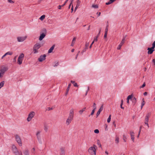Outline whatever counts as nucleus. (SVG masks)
I'll list each match as a JSON object with an SVG mask.
<instances>
[{
  "instance_id": "obj_1",
  "label": "nucleus",
  "mask_w": 155,
  "mask_h": 155,
  "mask_svg": "<svg viewBox=\"0 0 155 155\" xmlns=\"http://www.w3.org/2000/svg\"><path fill=\"white\" fill-rule=\"evenodd\" d=\"M41 45L40 42L36 43L33 47V52L34 54H36L38 52V49L41 46Z\"/></svg>"
},
{
  "instance_id": "obj_2",
  "label": "nucleus",
  "mask_w": 155,
  "mask_h": 155,
  "mask_svg": "<svg viewBox=\"0 0 155 155\" xmlns=\"http://www.w3.org/2000/svg\"><path fill=\"white\" fill-rule=\"evenodd\" d=\"M97 148L96 146L95 145H94L93 146L89 148L88 150V152L91 155H96Z\"/></svg>"
},
{
  "instance_id": "obj_3",
  "label": "nucleus",
  "mask_w": 155,
  "mask_h": 155,
  "mask_svg": "<svg viewBox=\"0 0 155 155\" xmlns=\"http://www.w3.org/2000/svg\"><path fill=\"white\" fill-rule=\"evenodd\" d=\"M12 148V151L15 155H22L21 152H20L15 146L13 145Z\"/></svg>"
},
{
  "instance_id": "obj_4",
  "label": "nucleus",
  "mask_w": 155,
  "mask_h": 155,
  "mask_svg": "<svg viewBox=\"0 0 155 155\" xmlns=\"http://www.w3.org/2000/svg\"><path fill=\"white\" fill-rule=\"evenodd\" d=\"M35 114V113L34 111H31L30 112L28 115V117L27 118V120L28 122H29L31 121L32 118H33Z\"/></svg>"
},
{
  "instance_id": "obj_5",
  "label": "nucleus",
  "mask_w": 155,
  "mask_h": 155,
  "mask_svg": "<svg viewBox=\"0 0 155 155\" xmlns=\"http://www.w3.org/2000/svg\"><path fill=\"white\" fill-rule=\"evenodd\" d=\"M24 57V54L23 53H21L20 54L17 60V63L18 64L21 65L22 64Z\"/></svg>"
},
{
  "instance_id": "obj_6",
  "label": "nucleus",
  "mask_w": 155,
  "mask_h": 155,
  "mask_svg": "<svg viewBox=\"0 0 155 155\" xmlns=\"http://www.w3.org/2000/svg\"><path fill=\"white\" fill-rule=\"evenodd\" d=\"M43 31H45V32H43L40 34V36L39 38V40L40 41H41L45 37L46 35V30L45 29H44Z\"/></svg>"
},
{
  "instance_id": "obj_7",
  "label": "nucleus",
  "mask_w": 155,
  "mask_h": 155,
  "mask_svg": "<svg viewBox=\"0 0 155 155\" xmlns=\"http://www.w3.org/2000/svg\"><path fill=\"white\" fill-rule=\"evenodd\" d=\"M150 115V113H148L146 115L145 119V122L144 123L145 124H146L148 126V127H149V124H148V122L149 121V118Z\"/></svg>"
},
{
  "instance_id": "obj_8",
  "label": "nucleus",
  "mask_w": 155,
  "mask_h": 155,
  "mask_svg": "<svg viewBox=\"0 0 155 155\" xmlns=\"http://www.w3.org/2000/svg\"><path fill=\"white\" fill-rule=\"evenodd\" d=\"M27 36H19L17 37V41L19 42H23L26 39Z\"/></svg>"
},
{
  "instance_id": "obj_9",
  "label": "nucleus",
  "mask_w": 155,
  "mask_h": 155,
  "mask_svg": "<svg viewBox=\"0 0 155 155\" xmlns=\"http://www.w3.org/2000/svg\"><path fill=\"white\" fill-rule=\"evenodd\" d=\"M15 139L16 141L17 142L19 145L20 146H22V143L20 137L18 135L15 136Z\"/></svg>"
},
{
  "instance_id": "obj_10",
  "label": "nucleus",
  "mask_w": 155,
  "mask_h": 155,
  "mask_svg": "<svg viewBox=\"0 0 155 155\" xmlns=\"http://www.w3.org/2000/svg\"><path fill=\"white\" fill-rule=\"evenodd\" d=\"M73 117L68 116L66 121V124L67 125H68L69 124L71 123L72 120H73Z\"/></svg>"
},
{
  "instance_id": "obj_11",
  "label": "nucleus",
  "mask_w": 155,
  "mask_h": 155,
  "mask_svg": "<svg viewBox=\"0 0 155 155\" xmlns=\"http://www.w3.org/2000/svg\"><path fill=\"white\" fill-rule=\"evenodd\" d=\"M13 52L12 51H8L2 57H1V59L2 60L4 59V58H5L6 56L7 55H12L13 54Z\"/></svg>"
},
{
  "instance_id": "obj_12",
  "label": "nucleus",
  "mask_w": 155,
  "mask_h": 155,
  "mask_svg": "<svg viewBox=\"0 0 155 155\" xmlns=\"http://www.w3.org/2000/svg\"><path fill=\"white\" fill-rule=\"evenodd\" d=\"M46 57V55L45 54L41 55L38 58V60L39 61L42 62L45 59Z\"/></svg>"
},
{
  "instance_id": "obj_13",
  "label": "nucleus",
  "mask_w": 155,
  "mask_h": 155,
  "mask_svg": "<svg viewBox=\"0 0 155 155\" xmlns=\"http://www.w3.org/2000/svg\"><path fill=\"white\" fill-rule=\"evenodd\" d=\"M131 139L132 141L134 142V133L133 131H130V133Z\"/></svg>"
},
{
  "instance_id": "obj_14",
  "label": "nucleus",
  "mask_w": 155,
  "mask_h": 155,
  "mask_svg": "<svg viewBox=\"0 0 155 155\" xmlns=\"http://www.w3.org/2000/svg\"><path fill=\"white\" fill-rule=\"evenodd\" d=\"M74 110L73 108L71 109L69 111V116L74 117Z\"/></svg>"
},
{
  "instance_id": "obj_15",
  "label": "nucleus",
  "mask_w": 155,
  "mask_h": 155,
  "mask_svg": "<svg viewBox=\"0 0 155 155\" xmlns=\"http://www.w3.org/2000/svg\"><path fill=\"white\" fill-rule=\"evenodd\" d=\"M154 48H152V47L151 48H148L147 49V50H148L147 53L148 54H152L153 52L154 51Z\"/></svg>"
},
{
  "instance_id": "obj_16",
  "label": "nucleus",
  "mask_w": 155,
  "mask_h": 155,
  "mask_svg": "<svg viewBox=\"0 0 155 155\" xmlns=\"http://www.w3.org/2000/svg\"><path fill=\"white\" fill-rule=\"evenodd\" d=\"M41 131L40 130L38 131L36 134V135L37 136V137L38 140L40 139V133H41Z\"/></svg>"
},
{
  "instance_id": "obj_17",
  "label": "nucleus",
  "mask_w": 155,
  "mask_h": 155,
  "mask_svg": "<svg viewBox=\"0 0 155 155\" xmlns=\"http://www.w3.org/2000/svg\"><path fill=\"white\" fill-rule=\"evenodd\" d=\"M71 86V84H68V87L66 89V91L65 93V95H67L68 94L69 91V90Z\"/></svg>"
},
{
  "instance_id": "obj_18",
  "label": "nucleus",
  "mask_w": 155,
  "mask_h": 155,
  "mask_svg": "<svg viewBox=\"0 0 155 155\" xmlns=\"http://www.w3.org/2000/svg\"><path fill=\"white\" fill-rule=\"evenodd\" d=\"M55 45H53L48 51V53H51L54 50V48Z\"/></svg>"
},
{
  "instance_id": "obj_19",
  "label": "nucleus",
  "mask_w": 155,
  "mask_h": 155,
  "mask_svg": "<svg viewBox=\"0 0 155 155\" xmlns=\"http://www.w3.org/2000/svg\"><path fill=\"white\" fill-rule=\"evenodd\" d=\"M0 70L5 73V72L8 70V68L6 67H4L2 68Z\"/></svg>"
},
{
  "instance_id": "obj_20",
  "label": "nucleus",
  "mask_w": 155,
  "mask_h": 155,
  "mask_svg": "<svg viewBox=\"0 0 155 155\" xmlns=\"http://www.w3.org/2000/svg\"><path fill=\"white\" fill-rule=\"evenodd\" d=\"M86 108L84 107L79 111V113L80 115H81L85 111Z\"/></svg>"
},
{
  "instance_id": "obj_21",
  "label": "nucleus",
  "mask_w": 155,
  "mask_h": 155,
  "mask_svg": "<svg viewBox=\"0 0 155 155\" xmlns=\"http://www.w3.org/2000/svg\"><path fill=\"white\" fill-rule=\"evenodd\" d=\"M124 44L123 42H120V44L118 46V47H117V49L118 50H120V48H121V47L122 46V45H123V44Z\"/></svg>"
},
{
  "instance_id": "obj_22",
  "label": "nucleus",
  "mask_w": 155,
  "mask_h": 155,
  "mask_svg": "<svg viewBox=\"0 0 155 155\" xmlns=\"http://www.w3.org/2000/svg\"><path fill=\"white\" fill-rule=\"evenodd\" d=\"M119 138L118 137H116L115 139V142L117 144L119 143Z\"/></svg>"
},
{
  "instance_id": "obj_23",
  "label": "nucleus",
  "mask_w": 155,
  "mask_h": 155,
  "mask_svg": "<svg viewBox=\"0 0 155 155\" xmlns=\"http://www.w3.org/2000/svg\"><path fill=\"white\" fill-rule=\"evenodd\" d=\"M76 38L75 37H74L73 38V39L72 41L71 44V46H73L74 45L75 40H76Z\"/></svg>"
},
{
  "instance_id": "obj_24",
  "label": "nucleus",
  "mask_w": 155,
  "mask_h": 155,
  "mask_svg": "<svg viewBox=\"0 0 155 155\" xmlns=\"http://www.w3.org/2000/svg\"><path fill=\"white\" fill-rule=\"evenodd\" d=\"M71 83L73 84H74V87H78V85L77 84V83H75V82L73 81H71Z\"/></svg>"
},
{
  "instance_id": "obj_25",
  "label": "nucleus",
  "mask_w": 155,
  "mask_h": 155,
  "mask_svg": "<svg viewBox=\"0 0 155 155\" xmlns=\"http://www.w3.org/2000/svg\"><path fill=\"white\" fill-rule=\"evenodd\" d=\"M5 73L2 71L1 70H0V78L3 77Z\"/></svg>"
},
{
  "instance_id": "obj_26",
  "label": "nucleus",
  "mask_w": 155,
  "mask_h": 155,
  "mask_svg": "<svg viewBox=\"0 0 155 155\" xmlns=\"http://www.w3.org/2000/svg\"><path fill=\"white\" fill-rule=\"evenodd\" d=\"M24 155H29V151L28 150H25L24 152Z\"/></svg>"
},
{
  "instance_id": "obj_27",
  "label": "nucleus",
  "mask_w": 155,
  "mask_h": 155,
  "mask_svg": "<svg viewBox=\"0 0 155 155\" xmlns=\"http://www.w3.org/2000/svg\"><path fill=\"white\" fill-rule=\"evenodd\" d=\"M4 84L5 81H3L0 83V89L3 86Z\"/></svg>"
},
{
  "instance_id": "obj_28",
  "label": "nucleus",
  "mask_w": 155,
  "mask_h": 155,
  "mask_svg": "<svg viewBox=\"0 0 155 155\" xmlns=\"http://www.w3.org/2000/svg\"><path fill=\"white\" fill-rule=\"evenodd\" d=\"M123 139L124 142H126L127 137L124 134L123 135Z\"/></svg>"
},
{
  "instance_id": "obj_29",
  "label": "nucleus",
  "mask_w": 155,
  "mask_h": 155,
  "mask_svg": "<svg viewBox=\"0 0 155 155\" xmlns=\"http://www.w3.org/2000/svg\"><path fill=\"white\" fill-rule=\"evenodd\" d=\"M145 102L143 100V99L142 100V102L141 103V109H142L143 106L145 104Z\"/></svg>"
},
{
  "instance_id": "obj_30",
  "label": "nucleus",
  "mask_w": 155,
  "mask_h": 155,
  "mask_svg": "<svg viewBox=\"0 0 155 155\" xmlns=\"http://www.w3.org/2000/svg\"><path fill=\"white\" fill-rule=\"evenodd\" d=\"M45 15H43L39 19L41 20L42 21L45 18Z\"/></svg>"
},
{
  "instance_id": "obj_31",
  "label": "nucleus",
  "mask_w": 155,
  "mask_h": 155,
  "mask_svg": "<svg viewBox=\"0 0 155 155\" xmlns=\"http://www.w3.org/2000/svg\"><path fill=\"white\" fill-rule=\"evenodd\" d=\"M111 115L110 114V115L109 116V117L107 119V122L108 123H110V120H111Z\"/></svg>"
},
{
  "instance_id": "obj_32",
  "label": "nucleus",
  "mask_w": 155,
  "mask_h": 155,
  "mask_svg": "<svg viewBox=\"0 0 155 155\" xmlns=\"http://www.w3.org/2000/svg\"><path fill=\"white\" fill-rule=\"evenodd\" d=\"M103 104H102L100 107L99 109V111H100L101 112L103 110Z\"/></svg>"
},
{
  "instance_id": "obj_33",
  "label": "nucleus",
  "mask_w": 155,
  "mask_h": 155,
  "mask_svg": "<svg viewBox=\"0 0 155 155\" xmlns=\"http://www.w3.org/2000/svg\"><path fill=\"white\" fill-rule=\"evenodd\" d=\"M89 42H86L85 45V47H86L85 48H86L87 49V48H88V47L89 46Z\"/></svg>"
},
{
  "instance_id": "obj_34",
  "label": "nucleus",
  "mask_w": 155,
  "mask_h": 155,
  "mask_svg": "<svg viewBox=\"0 0 155 155\" xmlns=\"http://www.w3.org/2000/svg\"><path fill=\"white\" fill-rule=\"evenodd\" d=\"M94 110H95L96 108V105L95 103H94L93 106Z\"/></svg>"
},
{
  "instance_id": "obj_35",
  "label": "nucleus",
  "mask_w": 155,
  "mask_h": 155,
  "mask_svg": "<svg viewBox=\"0 0 155 155\" xmlns=\"http://www.w3.org/2000/svg\"><path fill=\"white\" fill-rule=\"evenodd\" d=\"M112 2V0H110L108 2L106 3V4L107 5H108L111 4Z\"/></svg>"
},
{
  "instance_id": "obj_36",
  "label": "nucleus",
  "mask_w": 155,
  "mask_h": 155,
  "mask_svg": "<svg viewBox=\"0 0 155 155\" xmlns=\"http://www.w3.org/2000/svg\"><path fill=\"white\" fill-rule=\"evenodd\" d=\"M92 7L94 8H98V5H92Z\"/></svg>"
},
{
  "instance_id": "obj_37",
  "label": "nucleus",
  "mask_w": 155,
  "mask_h": 155,
  "mask_svg": "<svg viewBox=\"0 0 155 155\" xmlns=\"http://www.w3.org/2000/svg\"><path fill=\"white\" fill-rule=\"evenodd\" d=\"M108 25L107 26L105 30V32L107 33L108 31Z\"/></svg>"
},
{
  "instance_id": "obj_38",
  "label": "nucleus",
  "mask_w": 155,
  "mask_h": 155,
  "mask_svg": "<svg viewBox=\"0 0 155 155\" xmlns=\"http://www.w3.org/2000/svg\"><path fill=\"white\" fill-rule=\"evenodd\" d=\"M123 100H121V103L120 106V107H121V108L124 109V107H122V105L123 104Z\"/></svg>"
},
{
  "instance_id": "obj_39",
  "label": "nucleus",
  "mask_w": 155,
  "mask_h": 155,
  "mask_svg": "<svg viewBox=\"0 0 155 155\" xmlns=\"http://www.w3.org/2000/svg\"><path fill=\"white\" fill-rule=\"evenodd\" d=\"M99 37L98 36V35H97L96 36V37L94 38V40L93 41H94V42L95 41H97V38H98V37Z\"/></svg>"
},
{
  "instance_id": "obj_40",
  "label": "nucleus",
  "mask_w": 155,
  "mask_h": 155,
  "mask_svg": "<svg viewBox=\"0 0 155 155\" xmlns=\"http://www.w3.org/2000/svg\"><path fill=\"white\" fill-rule=\"evenodd\" d=\"M95 110H94V109H93V110H92V112H91V115H89V117H90L91 115H93L94 114V112H95Z\"/></svg>"
},
{
  "instance_id": "obj_41",
  "label": "nucleus",
  "mask_w": 155,
  "mask_h": 155,
  "mask_svg": "<svg viewBox=\"0 0 155 155\" xmlns=\"http://www.w3.org/2000/svg\"><path fill=\"white\" fill-rule=\"evenodd\" d=\"M97 144L100 147H101V144L100 143V141L99 140H97Z\"/></svg>"
},
{
  "instance_id": "obj_42",
  "label": "nucleus",
  "mask_w": 155,
  "mask_h": 155,
  "mask_svg": "<svg viewBox=\"0 0 155 155\" xmlns=\"http://www.w3.org/2000/svg\"><path fill=\"white\" fill-rule=\"evenodd\" d=\"M55 64L54 65H53V66L54 67L57 66L58 65V62H56L54 63Z\"/></svg>"
},
{
  "instance_id": "obj_43",
  "label": "nucleus",
  "mask_w": 155,
  "mask_h": 155,
  "mask_svg": "<svg viewBox=\"0 0 155 155\" xmlns=\"http://www.w3.org/2000/svg\"><path fill=\"white\" fill-rule=\"evenodd\" d=\"M79 0H78L77 1V5H76L79 6H80V3H81V2H80V1H79Z\"/></svg>"
},
{
  "instance_id": "obj_44",
  "label": "nucleus",
  "mask_w": 155,
  "mask_h": 155,
  "mask_svg": "<svg viewBox=\"0 0 155 155\" xmlns=\"http://www.w3.org/2000/svg\"><path fill=\"white\" fill-rule=\"evenodd\" d=\"M94 132L96 134H98L99 133V131L98 129H96L94 130Z\"/></svg>"
},
{
  "instance_id": "obj_45",
  "label": "nucleus",
  "mask_w": 155,
  "mask_h": 155,
  "mask_svg": "<svg viewBox=\"0 0 155 155\" xmlns=\"http://www.w3.org/2000/svg\"><path fill=\"white\" fill-rule=\"evenodd\" d=\"M53 109V108L52 107H48L46 109V110H50Z\"/></svg>"
},
{
  "instance_id": "obj_46",
  "label": "nucleus",
  "mask_w": 155,
  "mask_h": 155,
  "mask_svg": "<svg viewBox=\"0 0 155 155\" xmlns=\"http://www.w3.org/2000/svg\"><path fill=\"white\" fill-rule=\"evenodd\" d=\"M132 97V95H129L127 97V98L129 100L131 99Z\"/></svg>"
},
{
  "instance_id": "obj_47",
  "label": "nucleus",
  "mask_w": 155,
  "mask_h": 155,
  "mask_svg": "<svg viewBox=\"0 0 155 155\" xmlns=\"http://www.w3.org/2000/svg\"><path fill=\"white\" fill-rule=\"evenodd\" d=\"M48 130V128L46 126H44V130L45 131H47Z\"/></svg>"
},
{
  "instance_id": "obj_48",
  "label": "nucleus",
  "mask_w": 155,
  "mask_h": 155,
  "mask_svg": "<svg viewBox=\"0 0 155 155\" xmlns=\"http://www.w3.org/2000/svg\"><path fill=\"white\" fill-rule=\"evenodd\" d=\"M152 47V48H154L155 47V41L153 43Z\"/></svg>"
},
{
  "instance_id": "obj_49",
  "label": "nucleus",
  "mask_w": 155,
  "mask_h": 155,
  "mask_svg": "<svg viewBox=\"0 0 155 155\" xmlns=\"http://www.w3.org/2000/svg\"><path fill=\"white\" fill-rule=\"evenodd\" d=\"M64 150H61V155H64Z\"/></svg>"
},
{
  "instance_id": "obj_50",
  "label": "nucleus",
  "mask_w": 155,
  "mask_h": 155,
  "mask_svg": "<svg viewBox=\"0 0 155 155\" xmlns=\"http://www.w3.org/2000/svg\"><path fill=\"white\" fill-rule=\"evenodd\" d=\"M100 113H101V112L99 111V110H98V111H97V114H96L97 117L100 114Z\"/></svg>"
},
{
  "instance_id": "obj_51",
  "label": "nucleus",
  "mask_w": 155,
  "mask_h": 155,
  "mask_svg": "<svg viewBox=\"0 0 155 155\" xmlns=\"http://www.w3.org/2000/svg\"><path fill=\"white\" fill-rule=\"evenodd\" d=\"M94 41H93L92 42L91 44V45L89 47V48H92V45L94 44Z\"/></svg>"
},
{
  "instance_id": "obj_52",
  "label": "nucleus",
  "mask_w": 155,
  "mask_h": 155,
  "mask_svg": "<svg viewBox=\"0 0 155 155\" xmlns=\"http://www.w3.org/2000/svg\"><path fill=\"white\" fill-rule=\"evenodd\" d=\"M8 2L10 3H13L14 2L12 0H8Z\"/></svg>"
},
{
  "instance_id": "obj_53",
  "label": "nucleus",
  "mask_w": 155,
  "mask_h": 155,
  "mask_svg": "<svg viewBox=\"0 0 155 155\" xmlns=\"http://www.w3.org/2000/svg\"><path fill=\"white\" fill-rule=\"evenodd\" d=\"M107 33L105 32L104 35V38H105L107 37Z\"/></svg>"
},
{
  "instance_id": "obj_54",
  "label": "nucleus",
  "mask_w": 155,
  "mask_h": 155,
  "mask_svg": "<svg viewBox=\"0 0 155 155\" xmlns=\"http://www.w3.org/2000/svg\"><path fill=\"white\" fill-rule=\"evenodd\" d=\"M125 40V37H124L123 38V39L122 41H121V42H123L124 43V41Z\"/></svg>"
},
{
  "instance_id": "obj_55",
  "label": "nucleus",
  "mask_w": 155,
  "mask_h": 155,
  "mask_svg": "<svg viewBox=\"0 0 155 155\" xmlns=\"http://www.w3.org/2000/svg\"><path fill=\"white\" fill-rule=\"evenodd\" d=\"M79 6H78V5H76V6L75 7V9H74V11H76V10L77 9V8Z\"/></svg>"
},
{
  "instance_id": "obj_56",
  "label": "nucleus",
  "mask_w": 155,
  "mask_h": 155,
  "mask_svg": "<svg viewBox=\"0 0 155 155\" xmlns=\"http://www.w3.org/2000/svg\"><path fill=\"white\" fill-rule=\"evenodd\" d=\"M89 87H88V88H87V90L86 91V94H85V95H87V92H88V91H89Z\"/></svg>"
},
{
  "instance_id": "obj_57",
  "label": "nucleus",
  "mask_w": 155,
  "mask_h": 155,
  "mask_svg": "<svg viewBox=\"0 0 155 155\" xmlns=\"http://www.w3.org/2000/svg\"><path fill=\"white\" fill-rule=\"evenodd\" d=\"M68 1V0H66V1H65L63 5H62V6H64Z\"/></svg>"
},
{
  "instance_id": "obj_58",
  "label": "nucleus",
  "mask_w": 155,
  "mask_h": 155,
  "mask_svg": "<svg viewBox=\"0 0 155 155\" xmlns=\"http://www.w3.org/2000/svg\"><path fill=\"white\" fill-rule=\"evenodd\" d=\"M152 62L153 63V64L155 65V59H153L152 60Z\"/></svg>"
},
{
  "instance_id": "obj_59",
  "label": "nucleus",
  "mask_w": 155,
  "mask_h": 155,
  "mask_svg": "<svg viewBox=\"0 0 155 155\" xmlns=\"http://www.w3.org/2000/svg\"><path fill=\"white\" fill-rule=\"evenodd\" d=\"M62 5H59L58 6V8L59 9H61V7H62L63 6H62Z\"/></svg>"
},
{
  "instance_id": "obj_60",
  "label": "nucleus",
  "mask_w": 155,
  "mask_h": 155,
  "mask_svg": "<svg viewBox=\"0 0 155 155\" xmlns=\"http://www.w3.org/2000/svg\"><path fill=\"white\" fill-rule=\"evenodd\" d=\"M145 83H144L142 85V86L141 87H144L145 86Z\"/></svg>"
},
{
  "instance_id": "obj_61",
  "label": "nucleus",
  "mask_w": 155,
  "mask_h": 155,
  "mask_svg": "<svg viewBox=\"0 0 155 155\" xmlns=\"http://www.w3.org/2000/svg\"><path fill=\"white\" fill-rule=\"evenodd\" d=\"M140 132H141V131L140 130H139V133H138V134L137 137L138 138L139 137V135H140Z\"/></svg>"
},
{
  "instance_id": "obj_62",
  "label": "nucleus",
  "mask_w": 155,
  "mask_h": 155,
  "mask_svg": "<svg viewBox=\"0 0 155 155\" xmlns=\"http://www.w3.org/2000/svg\"><path fill=\"white\" fill-rule=\"evenodd\" d=\"M86 49H87V48H85L84 50H83L82 51V53H83L84 52H85L86 51Z\"/></svg>"
},
{
  "instance_id": "obj_63",
  "label": "nucleus",
  "mask_w": 155,
  "mask_h": 155,
  "mask_svg": "<svg viewBox=\"0 0 155 155\" xmlns=\"http://www.w3.org/2000/svg\"><path fill=\"white\" fill-rule=\"evenodd\" d=\"M147 92H145L144 93H143V94L144 96H146L147 95Z\"/></svg>"
},
{
  "instance_id": "obj_64",
  "label": "nucleus",
  "mask_w": 155,
  "mask_h": 155,
  "mask_svg": "<svg viewBox=\"0 0 155 155\" xmlns=\"http://www.w3.org/2000/svg\"><path fill=\"white\" fill-rule=\"evenodd\" d=\"M127 103L128 104H129V100L127 98Z\"/></svg>"
}]
</instances>
